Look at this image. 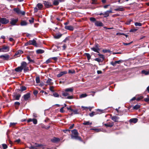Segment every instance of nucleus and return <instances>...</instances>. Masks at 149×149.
I'll use <instances>...</instances> for the list:
<instances>
[{"label": "nucleus", "mask_w": 149, "mask_h": 149, "mask_svg": "<svg viewBox=\"0 0 149 149\" xmlns=\"http://www.w3.org/2000/svg\"><path fill=\"white\" fill-rule=\"evenodd\" d=\"M72 134L71 136L72 139L81 140V138L78 136V133L77 130L74 129L72 130Z\"/></svg>", "instance_id": "1"}, {"label": "nucleus", "mask_w": 149, "mask_h": 149, "mask_svg": "<svg viewBox=\"0 0 149 149\" xmlns=\"http://www.w3.org/2000/svg\"><path fill=\"white\" fill-rule=\"evenodd\" d=\"M13 10L17 14L19 15H24L25 12L24 11H21L18 8H14Z\"/></svg>", "instance_id": "2"}, {"label": "nucleus", "mask_w": 149, "mask_h": 149, "mask_svg": "<svg viewBox=\"0 0 149 149\" xmlns=\"http://www.w3.org/2000/svg\"><path fill=\"white\" fill-rule=\"evenodd\" d=\"M35 146H31L29 147L30 149H37V148H36V147H40L42 149H44L45 148V146L44 145L42 144H39L37 143L35 144Z\"/></svg>", "instance_id": "3"}, {"label": "nucleus", "mask_w": 149, "mask_h": 149, "mask_svg": "<svg viewBox=\"0 0 149 149\" xmlns=\"http://www.w3.org/2000/svg\"><path fill=\"white\" fill-rule=\"evenodd\" d=\"M9 22V20L5 18H0V23L2 24H6Z\"/></svg>", "instance_id": "4"}, {"label": "nucleus", "mask_w": 149, "mask_h": 149, "mask_svg": "<svg viewBox=\"0 0 149 149\" xmlns=\"http://www.w3.org/2000/svg\"><path fill=\"white\" fill-rule=\"evenodd\" d=\"M62 95L64 97L67 96V98L68 99H72L73 98L72 96H69V92H63L62 93Z\"/></svg>", "instance_id": "5"}, {"label": "nucleus", "mask_w": 149, "mask_h": 149, "mask_svg": "<svg viewBox=\"0 0 149 149\" xmlns=\"http://www.w3.org/2000/svg\"><path fill=\"white\" fill-rule=\"evenodd\" d=\"M9 56L8 54L2 55L0 56V58L4 60H8L9 58Z\"/></svg>", "instance_id": "6"}, {"label": "nucleus", "mask_w": 149, "mask_h": 149, "mask_svg": "<svg viewBox=\"0 0 149 149\" xmlns=\"http://www.w3.org/2000/svg\"><path fill=\"white\" fill-rule=\"evenodd\" d=\"M18 21V19H14V18H11V21H10V23L12 25H16V23Z\"/></svg>", "instance_id": "7"}, {"label": "nucleus", "mask_w": 149, "mask_h": 149, "mask_svg": "<svg viewBox=\"0 0 149 149\" xmlns=\"http://www.w3.org/2000/svg\"><path fill=\"white\" fill-rule=\"evenodd\" d=\"M52 80L50 78L48 79L45 82V85H52L53 84V83L52 82Z\"/></svg>", "instance_id": "8"}, {"label": "nucleus", "mask_w": 149, "mask_h": 149, "mask_svg": "<svg viewBox=\"0 0 149 149\" xmlns=\"http://www.w3.org/2000/svg\"><path fill=\"white\" fill-rule=\"evenodd\" d=\"M2 48L3 52H8L9 50V47L8 46H3Z\"/></svg>", "instance_id": "9"}, {"label": "nucleus", "mask_w": 149, "mask_h": 149, "mask_svg": "<svg viewBox=\"0 0 149 149\" xmlns=\"http://www.w3.org/2000/svg\"><path fill=\"white\" fill-rule=\"evenodd\" d=\"M29 42L30 45H33L36 47L37 46L36 41L35 40L33 39L32 40H29Z\"/></svg>", "instance_id": "10"}, {"label": "nucleus", "mask_w": 149, "mask_h": 149, "mask_svg": "<svg viewBox=\"0 0 149 149\" xmlns=\"http://www.w3.org/2000/svg\"><path fill=\"white\" fill-rule=\"evenodd\" d=\"M30 94L29 93H28L24 95L23 96L24 99L25 100H27L30 97Z\"/></svg>", "instance_id": "11"}, {"label": "nucleus", "mask_w": 149, "mask_h": 149, "mask_svg": "<svg viewBox=\"0 0 149 149\" xmlns=\"http://www.w3.org/2000/svg\"><path fill=\"white\" fill-rule=\"evenodd\" d=\"M67 73V72L66 71H62L60 72L57 75V76L58 77H61L63 75L66 74Z\"/></svg>", "instance_id": "12"}, {"label": "nucleus", "mask_w": 149, "mask_h": 149, "mask_svg": "<svg viewBox=\"0 0 149 149\" xmlns=\"http://www.w3.org/2000/svg\"><path fill=\"white\" fill-rule=\"evenodd\" d=\"M95 25L97 26H102L103 25V23L101 22L98 21H95Z\"/></svg>", "instance_id": "13"}, {"label": "nucleus", "mask_w": 149, "mask_h": 149, "mask_svg": "<svg viewBox=\"0 0 149 149\" xmlns=\"http://www.w3.org/2000/svg\"><path fill=\"white\" fill-rule=\"evenodd\" d=\"M111 119L114 121L117 122L119 119V117L116 116H113L111 117Z\"/></svg>", "instance_id": "14"}, {"label": "nucleus", "mask_w": 149, "mask_h": 149, "mask_svg": "<svg viewBox=\"0 0 149 149\" xmlns=\"http://www.w3.org/2000/svg\"><path fill=\"white\" fill-rule=\"evenodd\" d=\"M112 12V11L111 10L106 11L103 14V15H104V17H108L109 16V13H111Z\"/></svg>", "instance_id": "15"}, {"label": "nucleus", "mask_w": 149, "mask_h": 149, "mask_svg": "<svg viewBox=\"0 0 149 149\" xmlns=\"http://www.w3.org/2000/svg\"><path fill=\"white\" fill-rule=\"evenodd\" d=\"M104 125L107 127H111L113 125V122L108 123L107 124H105Z\"/></svg>", "instance_id": "16"}, {"label": "nucleus", "mask_w": 149, "mask_h": 149, "mask_svg": "<svg viewBox=\"0 0 149 149\" xmlns=\"http://www.w3.org/2000/svg\"><path fill=\"white\" fill-rule=\"evenodd\" d=\"M114 10L115 11H123L124 10V8L122 6H119L117 7V8L115 9Z\"/></svg>", "instance_id": "17"}, {"label": "nucleus", "mask_w": 149, "mask_h": 149, "mask_svg": "<svg viewBox=\"0 0 149 149\" xmlns=\"http://www.w3.org/2000/svg\"><path fill=\"white\" fill-rule=\"evenodd\" d=\"M27 66V63L24 62L23 61L22 62L21 64V66H20L22 68V70L24 68L26 67Z\"/></svg>", "instance_id": "18"}, {"label": "nucleus", "mask_w": 149, "mask_h": 149, "mask_svg": "<svg viewBox=\"0 0 149 149\" xmlns=\"http://www.w3.org/2000/svg\"><path fill=\"white\" fill-rule=\"evenodd\" d=\"M65 29L70 30V31H72L73 30V27L71 25L69 26H65Z\"/></svg>", "instance_id": "19"}, {"label": "nucleus", "mask_w": 149, "mask_h": 149, "mask_svg": "<svg viewBox=\"0 0 149 149\" xmlns=\"http://www.w3.org/2000/svg\"><path fill=\"white\" fill-rule=\"evenodd\" d=\"M91 49L95 52H98V51L99 50V49L97 45H96L95 47H93L91 48Z\"/></svg>", "instance_id": "20"}, {"label": "nucleus", "mask_w": 149, "mask_h": 149, "mask_svg": "<svg viewBox=\"0 0 149 149\" xmlns=\"http://www.w3.org/2000/svg\"><path fill=\"white\" fill-rule=\"evenodd\" d=\"M44 3L45 6L46 8H49L51 6V3H50L46 1H44Z\"/></svg>", "instance_id": "21"}, {"label": "nucleus", "mask_w": 149, "mask_h": 149, "mask_svg": "<svg viewBox=\"0 0 149 149\" xmlns=\"http://www.w3.org/2000/svg\"><path fill=\"white\" fill-rule=\"evenodd\" d=\"M23 53V51L21 50H19L17 51L15 54V55H18V56H20L21 54H22Z\"/></svg>", "instance_id": "22"}, {"label": "nucleus", "mask_w": 149, "mask_h": 149, "mask_svg": "<svg viewBox=\"0 0 149 149\" xmlns=\"http://www.w3.org/2000/svg\"><path fill=\"white\" fill-rule=\"evenodd\" d=\"M60 140V139L57 138H54L52 139H51V141L53 142H56Z\"/></svg>", "instance_id": "23"}, {"label": "nucleus", "mask_w": 149, "mask_h": 149, "mask_svg": "<svg viewBox=\"0 0 149 149\" xmlns=\"http://www.w3.org/2000/svg\"><path fill=\"white\" fill-rule=\"evenodd\" d=\"M138 121V119L136 118L131 119L130 120V122L131 123H136Z\"/></svg>", "instance_id": "24"}, {"label": "nucleus", "mask_w": 149, "mask_h": 149, "mask_svg": "<svg viewBox=\"0 0 149 149\" xmlns=\"http://www.w3.org/2000/svg\"><path fill=\"white\" fill-rule=\"evenodd\" d=\"M73 89L72 88H68L65 89V91L68 92H72L73 91Z\"/></svg>", "instance_id": "25"}, {"label": "nucleus", "mask_w": 149, "mask_h": 149, "mask_svg": "<svg viewBox=\"0 0 149 149\" xmlns=\"http://www.w3.org/2000/svg\"><path fill=\"white\" fill-rule=\"evenodd\" d=\"M62 36V34L60 33L56 34L54 36V37L56 39H58L61 38Z\"/></svg>", "instance_id": "26"}, {"label": "nucleus", "mask_w": 149, "mask_h": 149, "mask_svg": "<svg viewBox=\"0 0 149 149\" xmlns=\"http://www.w3.org/2000/svg\"><path fill=\"white\" fill-rule=\"evenodd\" d=\"M22 69L21 66L18 67L15 69V70L17 72H20L22 70Z\"/></svg>", "instance_id": "27"}, {"label": "nucleus", "mask_w": 149, "mask_h": 149, "mask_svg": "<svg viewBox=\"0 0 149 149\" xmlns=\"http://www.w3.org/2000/svg\"><path fill=\"white\" fill-rule=\"evenodd\" d=\"M83 124L85 125H90L92 124V123H90L89 121H85L83 123Z\"/></svg>", "instance_id": "28"}, {"label": "nucleus", "mask_w": 149, "mask_h": 149, "mask_svg": "<svg viewBox=\"0 0 149 149\" xmlns=\"http://www.w3.org/2000/svg\"><path fill=\"white\" fill-rule=\"evenodd\" d=\"M36 52L38 54H40L43 53L44 52V51L42 49H39L36 51Z\"/></svg>", "instance_id": "29"}, {"label": "nucleus", "mask_w": 149, "mask_h": 149, "mask_svg": "<svg viewBox=\"0 0 149 149\" xmlns=\"http://www.w3.org/2000/svg\"><path fill=\"white\" fill-rule=\"evenodd\" d=\"M27 22L25 21H22L20 23V25L22 26H26L27 24Z\"/></svg>", "instance_id": "30"}, {"label": "nucleus", "mask_w": 149, "mask_h": 149, "mask_svg": "<svg viewBox=\"0 0 149 149\" xmlns=\"http://www.w3.org/2000/svg\"><path fill=\"white\" fill-rule=\"evenodd\" d=\"M61 1V0H54L53 4L55 5H57L59 4V1Z\"/></svg>", "instance_id": "31"}, {"label": "nucleus", "mask_w": 149, "mask_h": 149, "mask_svg": "<svg viewBox=\"0 0 149 149\" xmlns=\"http://www.w3.org/2000/svg\"><path fill=\"white\" fill-rule=\"evenodd\" d=\"M37 6L39 9H41L43 7V5L40 3H38L37 5Z\"/></svg>", "instance_id": "32"}, {"label": "nucleus", "mask_w": 149, "mask_h": 149, "mask_svg": "<svg viewBox=\"0 0 149 149\" xmlns=\"http://www.w3.org/2000/svg\"><path fill=\"white\" fill-rule=\"evenodd\" d=\"M27 58L28 60L30 62H32L33 63H35L34 61L33 60L31 59L29 56H28L27 57Z\"/></svg>", "instance_id": "33"}, {"label": "nucleus", "mask_w": 149, "mask_h": 149, "mask_svg": "<svg viewBox=\"0 0 149 149\" xmlns=\"http://www.w3.org/2000/svg\"><path fill=\"white\" fill-rule=\"evenodd\" d=\"M143 98V96H140L138 97H136V100L137 101H139V100H141Z\"/></svg>", "instance_id": "34"}, {"label": "nucleus", "mask_w": 149, "mask_h": 149, "mask_svg": "<svg viewBox=\"0 0 149 149\" xmlns=\"http://www.w3.org/2000/svg\"><path fill=\"white\" fill-rule=\"evenodd\" d=\"M141 73L143 74H145V75H147L149 74V72L145 70H143L141 71Z\"/></svg>", "instance_id": "35"}, {"label": "nucleus", "mask_w": 149, "mask_h": 149, "mask_svg": "<svg viewBox=\"0 0 149 149\" xmlns=\"http://www.w3.org/2000/svg\"><path fill=\"white\" fill-rule=\"evenodd\" d=\"M17 124V123H10V127H14Z\"/></svg>", "instance_id": "36"}, {"label": "nucleus", "mask_w": 149, "mask_h": 149, "mask_svg": "<svg viewBox=\"0 0 149 149\" xmlns=\"http://www.w3.org/2000/svg\"><path fill=\"white\" fill-rule=\"evenodd\" d=\"M87 96V95L86 93L82 94L80 95V98H82L86 97Z\"/></svg>", "instance_id": "37"}, {"label": "nucleus", "mask_w": 149, "mask_h": 149, "mask_svg": "<svg viewBox=\"0 0 149 149\" xmlns=\"http://www.w3.org/2000/svg\"><path fill=\"white\" fill-rule=\"evenodd\" d=\"M140 107V105L138 104H136L133 107V109H137Z\"/></svg>", "instance_id": "38"}, {"label": "nucleus", "mask_w": 149, "mask_h": 149, "mask_svg": "<svg viewBox=\"0 0 149 149\" xmlns=\"http://www.w3.org/2000/svg\"><path fill=\"white\" fill-rule=\"evenodd\" d=\"M36 81L37 83L38 84L40 82V79L39 77H36Z\"/></svg>", "instance_id": "39"}, {"label": "nucleus", "mask_w": 149, "mask_h": 149, "mask_svg": "<svg viewBox=\"0 0 149 149\" xmlns=\"http://www.w3.org/2000/svg\"><path fill=\"white\" fill-rule=\"evenodd\" d=\"M95 60L99 62H102L103 60H102L98 58H96L95 59Z\"/></svg>", "instance_id": "40"}, {"label": "nucleus", "mask_w": 149, "mask_h": 149, "mask_svg": "<svg viewBox=\"0 0 149 149\" xmlns=\"http://www.w3.org/2000/svg\"><path fill=\"white\" fill-rule=\"evenodd\" d=\"M26 89V88L24 86H22L20 88V91H25Z\"/></svg>", "instance_id": "41"}, {"label": "nucleus", "mask_w": 149, "mask_h": 149, "mask_svg": "<svg viewBox=\"0 0 149 149\" xmlns=\"http://www.w3.org/2000/svg\"><path fill=\"white\" fill-rule=\"evenodd\" d=\"M20 97V95H17L15 96V99L16 100H18L19 99Z\"/></svg>", "instance_id": "42"}, {"label": "nucleus", "mask_w": 149, "mask_h": 149, "mask_svg": "<svg viewBox=\"0 0 149 149\" xmlns=\"http://www.w3.org/2000/svg\"><path fill=\"white\" fill-rule=\"evenodd\" d=\"M134 24L136 26H141L142 25L141 23L139 22H136Z\"/></svg>", "instance_id": "43"}, {"label": "nucleus", "mask_w": 149, "mask_h": 149, "mask_svg": "<svg viewBox=\"0 0 149 149\" xmlns=\"http://www.w3.org/2000/svg\"><path fill=\"white\" fill-rule=\"evenodd\" d=\"M90 20L92 22H94L96 21L95 19L93 17H91L90 18Z\"/></svg>", "instance_id": "44"}, {"label": "nucleus", "mask_w": 149, "mask_h": 149, "mask_svg": "<svg viewBox=\"0 0 149 149\" xmlns=\"http://www.w3.org/2000/svg\"><path fill=\"white\" fill-rule=\"evenodd\" d=\"M86 55L88 59L89 60L91 58L90 54L88 53H86Z\"/></svg>", "instance_id": "45"}, {"label": "nucleus", "mask_w": 149, "mask_h": 149, "mask_svg": "<svg viewBox=\"0 0 149 149\" xmlns=\"http://www.w3.org/2000/svg\"><path fill=\"white\" fill-rule=\"evenodd\" d=\"M52 59L51 58L47 59L46 61V63L47 64L51 62V60Z\"/></svg>", "instance_id": "46"}, {"label": "nucleus", "mask_w": 149, "mask_h": 149, "mask_svg": "<svg viewBox=\"0 0 149 149\" xmlns=\"http://www.w3.org/2000/svg\"><path fill=\"white\" fill-rule=\"evenodd\" d=\"M32 121L33 122V123L34 124H36L37 123V120L36 119H33Z\"/></svg>", "instance_id": "47"}, {"label": "nucleus", "mask_w": 149, "mask_h": 149, "mask_svg": "<svg viewBox=\"0 0 149 149\" xmlns=\"http://www.w3.org/2000/svg\"><path fill=\"white\" fill-rule=\"evenodd\" d=\"M64 107H62L60 110V111L61 113H63L65 112V111L63 110Z\"/></svg>", "instance_id": "48"}, {"label": "nucleus", "mask_w": 149, "mask_h": 149, "mask_svg": "<svg viewBox=\"0 0 149 149\" xmlns=\"http://www.w3.org/2000/svg\"><path fill=\"white\" fill-rule=\"evenodd\" d=\"M72 111L74 112V114H78L79 113V112H78V110L77 109L73 110V111Z\"/></svg>", "instance_id": "49"}, {"label": "nucleus", "mask_w": 149, "mask_h": 149, "mask_svg": "<svg viewBox=\"0 0 149 149\" xmlns=\"http://www.w3.org/2000/svg\"><path fill=\"white\" fill-rule=\"evenodd\" d=\"M95 114V112L94 111L92 112L91 113H90L89 114L91 117L93 116Z\"/></svg>", "instance_id": "50"}, {"label": "nucleus", "mask_w": 149, "mask_h": 149, "mask_svg": "<svg viewBox=\"0 0 149 149\" xmlns=\"http://www.w3.org/2000/svg\"><path fill=\"white\" fill-rule=\"evenodd\" d=\"M53 95L55 97H58L59 96V95L56 93H54L53 94Z\"/></svg>", "instance_id": "51"}, {"label": "nucleus", "mask_w": 149, "mask_h": 149, "mask_svg": "<svg viewBox=\"0 0 149 149\" xmlns=\"http://www.w3.org/2000/svg\"><path fill=\"white\" fill-rule=\"evenodd\" d=\"M2 146L3 149H6L7 148V146L6 145V144H3Z\"/></svg>", "instance_id": "52"}, {"label": "nucleus", "mask_w": 149, "mask_h": 149, "mask_svg": "<svg viewBox=\"0 0 149 149\" xmlns=\"http://www.w3.org/2000/svg\"><path fill=\"white\" fill-rule=\"evenodd\" d=\"M116 61V64L117 63V64H120V63L123 62V61L122 60H119V61Z\"/></svg>", "instance_id": "53"}, {"label": "nucleus", "mask_w": 149, "mask_h": 149, "mask_svg": "<svg viewBox=\"0 0 149 149\" xmlns=\"http://www.w3.org/2000/svg\"><path fill=\"white\" fill-rule=\"evenodd\" d=\"M137 30V29H131L130 30V32H135Z\"/></svg>", "instance_id": "54"}, {"label": "nucleus", "mask_w": 149, "mask_h": 149, "mask_svg": "<svg viewBox=\"0 0 149 149\" xmlns=\"http://www.w3.org/2000/svg\"><path fill=\"white\" fill-rule=\"evenodd\" d=\"M54 88V87L53 86H50L49 89L51 91L54 92V91L53 90Z\"/></svg>", "instance_id": "55"}, {"label": "nucleus", "mask_w": 149, "mask_h": 149, "mask_svg": "<svg viewBox=\"0 0 149 149\" xmlns=\"http://www.w3.org/2000/svg\"><path fill=\"white\" fill-rule=\"evenodd\" d=\"M98 55L100 56V58H102L103 60L104 59V56L103 55L99 54Z\"/></svg>", "instance_id": "56"}, {"label": "nucleus", "mask_w": 149, "mask_h": 149, "mask_svg": "<svg viewBox=\"0 0 149 149\" xmlns=\"http://www.w3.org/2000/svg\"><path fill=\"white\" fill-rule=\"evenodd\" d=\"M24 72L26 71L29 70V68L28 67L26 66V67L23 69Z\"/></svg>", "instance_id": "57"}, {"label": "nucleus", "mask_w": 149, "mask_h": 149, "mask_svg": "<svg viewBox=\"0 0 149 149\" xmlns=\"http://www.w3.org/2000/svg\"><path fill=\"white\" fill-rule=\"evenodd\" d=\"M52 59H53L55 61H57V60H58V57H52L51 58Z\"/></svg>", "instance_id": "58"}, {"label": "nucleus", "mask_w": 149, "mask_h": 149, "mask_svg": "<svg viewBox=\"0 0 149 149\" xmlns=\"http://www.w3.org/2000/svg\"><path fill=\"white\" fill-rule=\"evenodd\" d=\"M29 21L31 23H33L34 22V19L33 18H32L31 19H29Z\"/></svg>", "instance_id": "59"}, {"label": "nucleus", "mask_w": 149, "mask_h": 149, "mask_svg": "<svg viewBox=\"0 0 149 149\" xmlns=\"http://www.w3.org/2000/svg\"><path fill=\"white\" fill-rule=\"evenodd\" d=\"M111 64L113 66H115L116 64V61L114 62H112L111 63Z\"/></svg>", "instance_id": "60"}, {"label": "nucleus", "mask_w": 149, "mask_h": 149, "mask_svg": "<svg viewBox=\"0 0 149 149\" xmlns=\"http://www.w3.org/2000/svg\"><path fill=\"white\" fill-rule=\"evenodd\" d=\"M38 92L36 90H35L33 91V93L35 95H36L38 93Z\"/></svg>", "instance_id": "61"}, {"label": "nucleus", "mask_w": 149, "mask_h": 149, "mask_svg": "<svg viewBox=\"0 0 149 149\" xmlns=\"http://www.w3.org/2000/svg\"><path fill=\"white\" fill-rule=\"evenodd\" d=\"M67 108L68 110H70V111H73V110L70 107H67Z\"/></svg>", "instance_id": "62"}, {"label": "nucleus", "mask_w": 149, "mask_h": 149, "mask_svg": "<svg viewBox=\"0 0 149 149\" xmlns=\"http://www.w3.org/2000/svg\"><path fill=\"white\" fill-rule=\"evenodd\" d=\"M144 100L146 102H148L149 101V98L147 97V98H144Z\"/></svg>", "instance_id": "63"}, {"label": "nucleus", "mask_w": 149, "mask_h": 149, "mask_svg": "<svg viewBox=\"0 0 149 149\" xmlns=\"http://www.w3.org/2000/svg\"><path fill=\"white\" fill-rule=\"evenodd\" d=\"M15 105H17L18 106H19L20 104V103L19 102H15Z\"/></svg>", "instance_id": "64"}]
</instances>
